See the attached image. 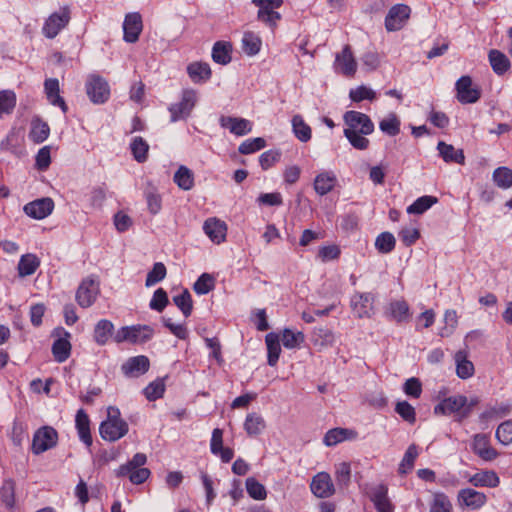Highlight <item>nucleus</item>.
Segmentation results:
<instances>
[{
	"mask_svg": "<svg viewBox=\"0 0 512 512\" xmlns=\"http://www.w3.org/2000/svg\"><path fill=\"white\" fill-rule=\"evenodd\" d=\"M50 134V127L47 122L39 117H35L31 121V129L29 138L36 144L44 142Z\"/></svg>",
	"mask_w": 512,
	"mask_h": 512,
	"instance_id": "nucleus-27",
	"label": "nucleus"
},
{
	"mask_svg": "<svg viewBox=\"0 0 512 512\" xmlns=\"http://www.w3.org/2000/svg\"><path fill=\"white\" fill-rule=\"evenodd\" d=\"M351 307L357 317L369 316L373 307L372 294L369 292L355 293L351 299Z\"/></svg>",
	"mask_w": 512,
	"mask_h": 512,
	"instance_id": "nucleus-20",
	"label": "nucleus"
},
{
	"mask_svg": "<svg viewBox=\"0 0 512 512\" xmlns=\"http://www.w3.org/2000/svg\"><path fill=\"white\" fill-rule=\"evenodd\" d=\"M99 432L104 440L114 442L127 434L128 424L126 421H103Z\"/></svg>",
	"mask_w": 512,
	"mask_h": 512,
	"instance_id": "nucleus-13",
	"label": "nucleus"
},
{
	"mask_svg": "<svg viewBox=\"0 0 512 512\" xmlns=\"http://www.w3.org/2000/svg\"><path fill=\"white\" fill-rule=\"evenodd\" d=\"M335 478L337 485L347 487L351 480V466L348 462H341L335 466Z\"/></svg>",
	"mask_w": 512,
	"mask_h": 512,
	"instance_id": "nucleus-52",
	"label": "nucleus"
},
{
	"mask_svg": "<svg viewBox=\"0 0 512 512\" xmlns=\"http://www.w3.org/2000/svg\"><path fill=\"white\" fill-rule=\"evenodd\" d=\"M187 73L194 83H205L211 78V68L205 62H193L187 66Z\"/></svg>",
	"mask_w": 512,
	"mask_h": 512,
	"instance_id": "nucleus-24",
	"label": "nucleus"
},
{
	"mask_svg": "<svg viewBox=\"0 0 512 512\" xmlns=\"http://www.w3.org/2000/svg\"><path fill=\"white\" fill-rule=\"evenodd\" d=\"M175 305L188 317L192 311V298L188 290H183L180 295L174 296Z\"/></svg>",
	"mask_w": 512,
	"mask_h": 512,
	"instance_id": "nucleus-59",
	"label": "nucleus"
},
{
	"mask_svg": "<svg viewBox=\"0 0 512 512\" xmlns=\"http://www.w3.org/2000/svg\"><path fill=\"white\" fill-rule=\"evenodd\" d=\"M262 41L258 35L253 32H245L242 39V49L249 55L254 56L259 53Z\"/></svg>",
	"mask_w": 512,
	"mask_h": 512,
	"instance_id": "nucleus-41",
	"label": "nucleus"
},
{
	"mask_svg": "<svg viewBox=\"0 0 512 512\" xmlns=\"http://www.w3.org/2000/svg\"><path fill=\"white\" fill-rule=\"evenodd\" d=\"M40 266V259L32 253H27L21 256L18 262V274L21 277L32 275Z\"/></svg>",
	"mask_w": 512,
	"mask_h": 512,
	"instance_id": "nucleus-33",
	"label": "nucleus"
},
{
	"mask_svg": "<svg viewBox=\"0 0 512 512\" xmlns=\"http://www.w3.org/2000/svg\"><path fill=\"white\" fill-rule=\"evenodd\" d=\"M281 152L278 150H268L262 153L259 157V163L263 170L272 167L280 160Z\"/></svg>",
	"mask_w": 512,
	"mask_h": 512,
	"instance_id": "nucleus-64",
	"label": "nucleus"
},
{
	"mask_svg": "<svg viewBox=\"0 0 512 512\" xmlns=\"http://www.w3.org/2000/svg\"><path fill=\"white\" fill-rule=\"evenodd\" d=\"M437 150L439 152V155L445 162L464 164L465 156H464L463 150L455 149L453 145L447 144L444 141L438 142Z\"/></svg>",
	"mask_w": 512,
	"mask_h": 512,
	"instance_id": "nucleus-25",
	"label": "nucleus"
},
{
	"mask_svg": "<svg viewBox=\"0 0 512 512\" xmlns=\"http://www.w3.org/2000/svg\"><path fill=\"white\" fill-rule=\"evenodd\" d=\"M57 441V431L51 426H43L34 433L32 441V452L36 455H39L55 447Z\"/></svg>",
	"mask_w": 512,
	"mask_h": 512,
	"instance_id": "nucleus-5",
	"label": "nucleus"
},
{
	"mask_svg": "<svg viewBox=\"0 0 512 512\" xmlns=\"http://www.w3.org/2000/svg\"><path fill=\"white\" fill-rule=\"evenodd\" d=\"M148 210L151 214L156 215L162 208L161 196L153 190L145 192Z\"/></svg>",
	"mask_w": 512,
	"mask_h": 512,
	"instance_id": "nucleus-63",
	"label": "nucleus"
},
{
	"mask_svg": "<svg viewBox=\"0 0 512 512\" xmlns=\"http://www.w3.org/2000/svg\"><path fill=\"white\" fill-rule=\"evenodd\" d=\"M106 199V187L105 184L93 187L89 193V203L93 208L102 207Z\"/></svg>",
	"mask_w": 512,
	"mask_h": 512,
	"instance_id": "nucleus-61",
	"label": "nucleus"
},
{
	"mask_svg": "<svg viewBox=\"0 0 512 512\" xmlns=\"http://www.w3.org/2000/svg\"><path fill=\"white\" fill-rule=\"evenodd\" d=\"M395 411L406 422L413 424L416 421V412L414 407L407 401H400L396 404Z\"/></svg>",
	"mask_w": 512,
	"mask_h": 512,
	"instance_id": "nucleus-57",
	"label": "nucleus"
},
{
	"mask_svg": "<svg viewBox=\"0 0 512 512\" xmlns=\"http://www.w3.org/2000/svg\"><path fill=\"white\" fill-rule=\"evenodd\" d=\"M76 428L78 430L79 438L83 441L88 447L92 445V437L90 433V420L88 415L85 413L83 409L78 410L76 414Z\"/></svg>",
	"mask_w": 512,
	"mask_h": 512,
	"instance_id": "nucleus-30",
	"label": "nucleus"
},
{
	"mask_svg": "<svg viewBox=\"0 0 512 512\" xmlns=\"http://www.w3.org/2000/svg\"><path fill=\"white\" fill-rule=\"evenodd\" d=\"M400 119L395 113L389 114L379 122L380 130L388 136H396L400 133Z\"/></svg>",
	"mask_w": 512,
	"mask_h": 512,
	"instance_id": "nucleus-44",
	"label": "nucleus"
},
{
	"mask_svg": "<svg viewBox=\"0 0 512 512\" xmlns=\"http://www.w3.org/2000/svg\"><path fill=\"white\" fill-rule=\"evenodd\" d=\"M488 58H489V62L492 67V70L497 75H503L504 73H506L509 70V68L511 66V63H510V60L508 59V57L503 52H501L497 49L490 50L489 54H488Z\"/></svg>",
	"mask_w": 512,
	"mask_h": 512,
	"instance_id": "nucleus-28",
	"label": "nucleus"
},
{
	"mask_svg": "<svg viewBox=\"0 0 512 512\" xmlns=\"http://www.w3.org/2000/svg\"><path fill=\"white\" fill-rule=\"evenodd\" d=\"M154 330L148 325H132L121 327L113 336L116 343L129 342L142 344L150 340Z\"/></svg>",
	"mask_w": 512,
	"mask_h": 512,
	"instance_id": "nucleus-2",
	"label": "nucleus"
},
{
	"mask_svg": "<svg viewBox=\"0 0 512 512\" xmlns=\"http://www.w3.org/2000/svg\"><path fill=\"white\" fill-rule=\"evenodd\" d=\"M310 489L318 498H328L335 492L331 476L327 472L317 473L312 478Z\"/></svg>",
	"mask_w": 512,
	"mask_h": 512,
	"instance_id": "nucleus-11",
	"label": "nucleus"
},
{
	"mask_svg": "<svg viewBox=\"0 0 512 512\" xmlns=\"http://www.w3.org/2000/svg\"><path fill=\"white\" fill-rule=\"evenodd\" d=\"M166 276V267L163 263L157 262L146 277V286H152L160 282Z\"/></svg>",
	"mask_w": 512,
	"mask_h": 512,
	"instance_id": "nucleus-60",
	"label": "nucleus"
},
{
	"mask_svg": "<svg viewBox=\"0 0 512 512\" xmlns=\"http://www.w3.org/2000/svg\"><path fill=\"white\" fill-rule=\"evenodd\" d=\"M495 436L504 445L512 443V420L501 423L496 429Z\"/></svg>",
	"mask_w": 512,
	"mask_h": 512,
	"instance_id": "nucleus-58",
	"label": "nucleus"
},
{
	"mask_svg": "<svg viewBox=\"0 0 512 512\" xmlns=\"http://www.w3.org/2000/svg\"><path fill=\"white\" fill-rule=\"evenodd\" d=\"M44 90L49 103L53 106H58L65 114L68 111V106L60 96L59 81L56 78H48L44 82Z\"/></svg>",
	"mask_w": 512,
	"mask_h": 512,
	"instance_id": "nucleus-19",
	"label": "nucleus"
},
{
	"mask_svg": "<svg viewBox=\"0 0 512 512\" xmlns=\"http://www.w3.org/2000/svg\"><path fill=\"white\" fill-rule=\"evenodd\" d=\"M165 391L164 379H156L151 382L145 389L144 395L149 401H154L161 398Z\"/></svg>",
	"mask_w": 512,
	"mask_h": 512,
	"instance_id": "nucleus-54",
	"label": "nucleus"
},
{
	"mask_svg": "<svg viewBox=\"0 0 512 512\" xmlns=\"http://www.w3.org/2000/svg\"><path fill=\"white\" fill-rule=\"evenodd\" d=\"M493 181L502 188L508 189L512 186V170L508 167H498L493 172Z\"/></svg>",
	"mask_w": 512,
	"mask_h": 512,
	"instance_id": "nucleus-47",
	"label": "nucleus"
},
{
	"mask_svg": "<svg viewBox=\"0 0 512 512\" xmlns=\"http://www.w3.org/2000/svg\"><path fill=\"white\" fill-rule=\"evenodd\" d=\"M292 129L296 138L301 142H308L311 139L312 131L308 124L305 123L301 115H294L292 118Z\"/></svg>",
	"mask_w": 512,
	"mask_h": 512,
	"instance_id": "nucleus-37",
	"label": "nucleus"
},
{
	"mask_svg": "<svg viewBox=\"0 0 512 512\" xmlns=\"http://www.w3.org/2000/svg\"><path fill=\"white\" fill-rule=\"evenodd\" d=\"M205 234L216 244H220L226 238L227 225L217 218H208L203 225Z\"/></svg>",
	"mask_w": 512,
	"mask_h": 512,
	"instance_id": "nucleus-17",
	"label": "nucleus"
},
{
	"mask_svg": "<svg viewBox=\"0 0 512 512\" xmlns=\"http://www.w3.org/2000/svg\"><path fill=\"white\" fill-rule=\"evenodd\" d=\"M457 92V100L462 104H472L477 102L481 97V91L477 87L472 86L470 76H461L455 84Z\"/></svg>",
	"mask_w": 512,
	"mask_h": 512,
	"instance_id": "nucleus-8",
	"label": "nucleus"
},
{
	"mask_svg": "<svg viewBox=\"0 0 512 512\" xmlns=\"http://www.w3.org/2000/svg\"><path fill=\"white\" fill-rule=\"evenodd\" d=\"M54 209V201L49 197L36 199L24 205L23 211L33 219L41 220L49 216Z\"/></svg>",
	"mask_w": 512,
	"mask_h": 512,
	"instance_id": "nucleus-9",
	"label": "nucleus"
},
{
	"mask_svg": "<svg viewBox=\"0 0 512 512\" xmlns=\"http://www.w3.org/2000/svg\"><path fill=\"white\" fill-rule=\"evenodd\" d=\"M232 45L229 42L217 41L212 48V59L215 63L227 65L231 62Z\"/></svg>",
	"mask_w": 512,
	"mask_h": 512,
	"instance_id": "nucleus-31",
	"label": "nucleus"
},
{
	"mask_svg": "<svg viewBox=\"0 0 512 512\" xmlns=\"http://www.w3.org/2000/svg\"><path fill=\"white\" fill-rule=\"evenodd\" d=\"M303 342L304 334L302 332H293L290 329H285L282 333V343L286 348H296Z\"/></svg>",
	"mask_w": 512,
	"mask_h": 512,
	"instance_id": "nucleus-55",
	"label": "nucleus"
},
{
	"mask_svg": "<svg viewBox=\"0 0 512 512\" xmlns=\"http://www.w3.org/2000/svg\"><path fill=\"white\" fill-rule=\"evenodd\" d=\"M458 501L460 504L471 509H479L485 505L487 497L482 492L471 488H465L459 491Z\"/></svg>",
	"mask_w": 512,
	"mask_h": 512,
	"instance_id": "nucleus-21",
	"label": "nucleus"
},
{
	"mask_svg": "<svg viewBox=\"0 0 512 512\" xmlns=\"http://www.w3.org/2000/svg\"><path fill=\"white\" fill-rule=\"evenodd\" d=\"M346 125L344 135L349 143L358 150H365L369 147V139L365 136L374 131V123L371 118L362 112L349 110L343 115Z\"/></svg>",
	"mask_w": 512,
	"mask_h": 512,
	"instance_id": "nucleus-1",
	"label": "nucleus"
},
{
	"mask_svg": "<svg viewBox=\"0 0 512 512\" xmlns=\"http://www.w3.org/2000/svg\"><path fill=\"white\" fill-rule=\"evenodd\" d=\"M467 404V398L463 395H455L442 400L438 405L434 407L436 414L450 415L453 413H459L465 408Z\"/></svg>",
	"mask_w": 512,
	"mask_h": 512,
	"instance_id": "nucleus-18",
	"label": "nucleus"
},
{
	"mask_svg": "<svg viewBox=\"0 0 512 512\" xmlns=\"http://www.w3.org/2000/svg\"><path fill=\"white\" fill-rule=\"evenodd\" d=\"M246 490L249 496L255 500H264L267 496L265 487L252 477L246 479Z\"/></svg>",
	"mask_w": 512,
	"mask_h": 512,
	"instance_id": "nucleus-53",
	"label": "nucleus"
},
{
	"mask_svg": "<svg viewBox=\"0 0 512 512\" xmlns=\"http://www.w3.org/2000/svg\"><path fill=\"white\" fill-rule=\"evenodd\" d=\"M469 482L476 487H496L499 477L493 471H483L471 476Z\"/></svg>",
	"mask_w": 512,
	"mask_h": 512,
	"instance_id": "nucleus-35",
	"label": "nucleus"
},
{
	"mask_svg": "<svg viewBox=\"0 0 512 512\" xmlns=\"http://www.w3.org/2000/svg\"><path fill=\"white\" fill-rule=\"evenodd\" d=\"M98 297V290H77L76 301L83 307H90Z\"/></svg>",
	"mask_w": 512,
	"mask_h": 512,
	"instance_id": "nucleus-62",
	"label": "nucleus"
},
{
	"mask_svg": "<svg viewBox=\"0 0 512 512\" xmlns=\"http://www.w3.org/2000/svg\"><path fill=\"white\" fill-rule=\"evenodd\" d=\"M197 101V94L192 89H186L182 92L181 100L169 107L171 122L188 117Z\"/></svg>",
	"mask_w": 512,
	"mask_h": 512,
	"instance_id": "nucleus-6",
	"label": "nucleus"
},
{
	"mask_svg": "<svg viewBox=\"0 0 512 512\" xmlns=\"http://www.w3.org/2000/svg\"><path fill=\"white\" fill-rule=\"evenodd\" d=\"M70 9L68 6L60 8L59 11L52 13L45 21L42 31L49 38H55L58 33L64 29L70 21Z\"/></svg>",
	"mask_w": 512,
	"mask_h": 512,
	"instance_id": "nucleus-4",
	"label": "nucleus"
},
{
	"mask_svg": "<svg viewBox=\"0 0 512 512\" xmlns=\"http://www.w3.org/2000/svg\"><path fill=\"white\" fill-rule=\"evenodd\" d=\"M173 180L177 186L184 191L191 190L194 186L193 173L186 166H180L178 168L174 174Z\"/></svg>",
	"mask_w": 512,
	"mask_h": 512,
	"instance_id": "nucleus-38",
	"label": "nucleus"
},
{
	"mask_svg": "<svg viewBox=\"0 0 512 512\" xmlns=\"http://www.w3.org/2000/svg\"><path fill=\"white\" fill-rule=\"evenodd\" d=\"M395 244V237L390 232L380 233L375 240V247L382 254H388L393 251Z\"/></svg>",
	"mask_w": 512,
	"mask_h": 512,
	"instance_id": "nucleus-46",
	"label": "nucleus"
},
{
	"mask_svg": "<svg viewBox=\"0 0 512 512\" xmlns=\"http://www.w3.org/2000/svg\"><path fill=\"white\" fill-rule=\"evenodd\" d=\"M150 367L148 357L144 355L134 356L127 359L121 366V370L126 377L137 378L145 374Z\"/></svg>",
	"mask_w": 512,
	"mask_h": 512,
	"instance_id": "nucleus-12",
	"label": "nucleus"
},
{
	"mask_svg": "<svg viewBox=\"0 0 512 512\" xmlns=\"http://www.w3.org/2000/svg\"><path fill=\"white\" fill-rule=\"evenodd\" d=\"M65 337H60L52 345V353L55 360L59 363L66 361L71 353V344L68 340L69 332H64Z\"/></svg>",
	"mask_w": 512,
	"mask_h": 512,
	"instance_id": "nucleus-32",
	"label": "nucleus"
},
{
	"mask_svg": "<svg viewBox=\"0 0 512 512\" xmlns=\"http://www.w3.org/2000/svg\"><path fill=\"white\" fill-rule=\"evenodd\" d=\"M265 342L268 352V364L275 366L281 353L279 338L275 333H268L265 337Z\"/></svg>",
	"mask_w": 512,
	"mask_h": 512,
	"instance_id": "nucleus-39",
	"label": "nucleus"
},
{
	"mask_svg": "<svg viewBox=\"0 0 512 512\" xmlns=\"http://www.w3.org/2000/svg\"><path fill=\"white\" fill-rule=\"evenodd\" d=\"M219 124L222 128L228 129L230 133L236 136H244L252 130L250 121L244 118L221 116Z\"/></svg>",
	"mask_w": 512,
	"mask_h": 512,
	"instance_id": "nucleus-16",
	"label": "nucleus"
},
{
	"mask_svg": "<svg viewBox=\"0 0 512 512\" xmlns=\"http://www.w3.org/2000/svg\"><path fill=\"white\" fill-rule=\"evenodd\" d=\"M357 436V432L345 428H334L330 429L324 436V444L326 446H334L344 440L354 439Z\"/></svg>",
	"mask_w": 512,
	"mask_h": 512,
	"instance_id": "nucleus-29",
	"label": "nucleus"
},
{
	"mask_svg": "<svg viewBox=\"0 0 512 512\" xmlns=\"http://www.w3.org/2000/svg\"><path fill=\"white\" fill-rule=\"evenodd\" d=\"M438 202V198L432 195H424L417 198L407 207V213L421 215Z\"/></svg>",
	"mask_w": 512,
	"mask_h": 512,
	"instance_id": "nucleus-36",
	"label": "nucleus"
},
{
	"mask_svg": "<svg viewBox=\"0 0 512 512\" xmlns=\"http://www.w3.org/2000/svg\"><path fill=\"white\" fill-rule=\"evenodd\" d=\"M281 18V14L277 11L258 10L257 12L258 21L269 27L272 32H274L277 28L278 22L281 20Z\"/></svg>",
	"mask_w": 512,
	"mask_h": 512,
	"instance_id": "nucleus-51",
	"label": "nucleus"
},
{
	"mask_svg": "<svg viewBox=\"0 0 512 512\" xmlns=\"http://www.w3.org/2000/svg\"><path fill=\"white\" fill-rule=\"evenodd\" d=\"M335 67L347 77H352L356 73L357 62L349 45H345L342 52L336 55Z\"/></svg>",
	"mask_w": 512,
	"mask_h": 512,
	"instance_id": "nucleus-14",
	"label": "nucleus"
},
{
	"mask_svg": "<svg viewBox=\"0 0 512 512\" xmlns=\"http://www.w3.org/2000/svg\"><path fill=\"white\" fill-rule=\"evenodd\" d=\"M266 428L264 418L255 412L249 413L244 422V429L249 436H257Z\"/></svg>",
	"mask_w": 512,
	"mask_h": 512,
	"instance_id": "nucleus-34",
	"label": "nucleus"
},
{
	"mask_svg": "<svg viewBox=\"0 0 512 512\" xmlns=\"http://www.w3.org/2000/svg\"><path fill=\"white\" fill-rule=\"evenodd\" d=\"M86 93L90 101L94 104H103L110 97V87L108 82L99 75H90L87 78Z\"/></svg>",
	"mask_w": 512,
	"mask_h": 512,
	"instance_id": "nucleus-3",
	"label": "nucleus"
},
{
	"mask_svg": "<svg viewBox=\"0 0 512 512\" xmlns=\"http://www.w3.org/2000/svg\"><path fill=\"white\" fill-rule=\"evenodd\" d=\"M473 452L485 461H492L497 456V451L490 445L489 436L486 434H476L472 443Z\"/></svg>",
	"mask_w": 512,
	"mask_h": 512,
	"instance_id": "nucleus-15",
	"label": "nucleus"
},
{
	"mask_svg": "<svg viewBox=\"0 0 512 512\" xmlns=\"http://www.w3.org/2000/svg\"><path fill=\"white\" fill-rule=\"evenodd\" d=\"M349 97L353 102H361L363 100L373 101L376 98V93L371 88L364 85L351 89Z\"/></svg>",
	"mask_w": 512,
	"mask_h": 512,
	"instance_id": "nucleus-56",
	"label": "nucleus"
},
{
	"mask_svg": "<svg viewBox=\"0 0 512 512\" xmlns=\"http://www.w3.org/2000/svg\"><path fill=\"white\" fill-rule=\"evenodd\" d=\"M147 457L144 453H136L133 458L126 464L121 465L116 470L117 477H126V474L133 469L143 468L142 466L146 463Z\"/></svg>",
	"mask_w": 512,
	"mask_h": 512,
	"instance_id": "nucleus-45",
	"label": "nucleus"
},
{
	"mask_svg": "<svg viewBox=\"0 0 512 512\" xmlns=\"http://www.w3.org/2000/svg\"><path fill=\"white\" fill-rule=\"evenodd\" d=\"M114 332V324L107 319H101L98 321L94 327V334L93 338L94 341L100 345L103 346L107 344L109 339L113 336Z\"/></svg>",
	"mask_w": 512,
	"mask_h": 512,
	"instance_id": "nucleus-26",
	"label": "nucleus"
},
{
	"mask_svg": "<svg viewBox=\"0 0 512 512\" xmlns=\"http://www.w3.org/2000/svg\"><path fill=\"white\" fill-rule=\"evenodd\" d=\"M265 146V139L262 137H256L242 142L238 147V151L240 154L248 155L263 149Z\"/></svg>",
	"mask_w": 512,
	"mask_h": 512,
	"instance_id": "nucleus-50",
	"label": "nucleus"
},
{
	"mask_svg": "<svg viewBox=\"0 0 512 512\" xmlns=\"http://www.w3.org/2000/svg\"><path fill=\"white\" fill-rule=\"evenodd\" d=\"M411 8L406 4H395L393 5L386 17H385V28L388 32H395L404 27L408 19L410 18Z\"/></svg>",
	"mask_w": 512,
	"mask_h": 512,
	"instance_id": "nucleus-7",
	"label": "nucleus"
},
{
	"mask_svg": "<svg viewBox=\"0 0 512 512\" xmlns=\"http://www.w3.org/2000/svg\"><path fill=\"white\" fill-rule=\"evenodd\" d=\"M336 184V175L332 171H324L315 177L313 186L318 195L324 196L331 192Z\"/></svg>",
	"mask_w": 512,
	"mask_h": 512,
	"instance_id": "nucleus-23",
	"label": "nucleus"
},
{
	"mask_svg": "<svg viewBox=\"0 0 512 512\" xmlns=\"http://www.w3.org/2000/svg\"><path fill=\"white\" fill-rule=\"evenodd\" d=\"M418 447L415 444H411L399 464L398 472L402 475L410 472L414 467V462L418 457Z\"/></svg>",
	"mask_w": 512,
	"mask_h": 512,
	"instance_id": "nucleus-43",
	"label": "nucleus"
},
{
	"mask_svg": "<svg viewBox=\"0 0 512 512\" xmlns=\"http://www.w3.org/2000/svg\"><path fill=\"white\" fill-rule=\"evenodd\" d=\"M130 149L137 162L143 163L147 160L149 145L142 137H134L130 144Z\"/></svg>",
	"mask_w": 512,
	"mask_h": 512,
	"instance_id": "nucleus-42",
	"label": "nucleus"
},
{
	"mask_svg": "<svg viewBox=\"0 0 512 512\" xmlns=\"http://www.w3.org/2000/svg\"><path fill=\"white\" fill-rule=\"evenodd\" d=\"M388 313L397 322L407 321L410 317L408 304L401 300L391 302Z\"/></svg>",
	"mask_w": 512,
	"mask_h": 512,
	"instance_id": "nucleus-40",
	"label": "nucleus"
},
{
	"mask_svg": "<svg viewBox=\"0 0 512 512\" xmlns=\"http://www.w3.org/2000/svg\"><path fill=\"white\" fill-rule=\"evenodd\" d=\"M143 29L142 17L140 13H128L123 22V39L127 43H135Z\"/></svg>",
	"mask_w": 512,
	"mask_h": 512,
	"instance_id": "nucleus-10",
	"label": "nucleus"
},
{
	"mask_svg": "<svg viewBox=\"0 0 512 512\" xmlns=\"http://www.w3.org/2000/svg\"><path fill=\"white\" fill-rule=\"evenodd\" d=\"M16 106V94L11 90L0 91V118L11 114Z\"/></svg>",
	"mask_w": 512,
	"mask_h": 512,
	"instance_id": "nucleus-48",
	"label": "nucleus"
},
{
	"mask_svg": "<svg viewBox=\"0 0 512 512\" xmlns=\"http://www.w3.org/2000/svg\"><path fill=\"white\" fill-rule=\"evenodd\" d=\"M512 410V404L509 402H502L487 409L482 418L485 419H498L507 416Z\"/></svg>",
	"mask_w": 512,
	"mask_h": 512,
	"instance_id": "nucleus-49",
	"label": "nucleus"
},
{
	"mask_svg": "<svg viewBox=\"0 0 512 512\" xmlns=\"http://www.w3.org/2000/svg\"><path fill=\"white\" fill-rule=\"evenodd\" d=\"M454 362L456 366V375L460 379H469L475 373L474 364L468 359L466 350H459L454 354Z\"/></svg>",
	"mask_w": 512,
	"mask_h": 512,
	"instance_id": "nucleus-22",
	"label": "nucleus"
}]
</instances>
